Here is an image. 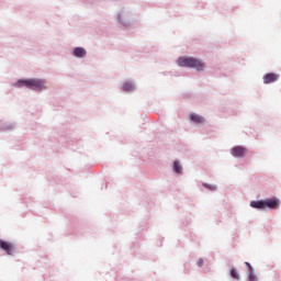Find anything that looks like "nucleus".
Returning a JSON list of instances; mask_svg holds the SVG:
<instances>
[{"instance_id":"9d476101","label":"nucleus","mask_w":281,"mask_h":281,"mask_svg":"<svg viewBox=\"0 0 281 281\" xmlns=\"http://www.w3.org/2000/svg\"><path fill=\"white\" fill-rule=\"evenodd\" d=\"M245 266L248 268V281H258V277L255 273V270L248 261L245 262Z\"/></svg>"},{"instance_id":"f257e3e1","label":"nucleus","mask_w":281,"mask_h":281,"mask_svg":"<svg viewBox=\"0 0 281 281\" xmlns=\"http://www.w3.org/2000/svg\"><path fill=\"white\" fill-rule=\"evenodd\" d=\"M11 86L19 89L26 87L33 91H44L47 89L46 80L44 78H19L15 82H11Z\"/></svg>"},{"instance_id":"6e6552de","label":"nucleus","mask_w":281,"mask_h":281,"mask_svg":"<svg viewBox=\"0 0 281 281\" xmlns=\"http://www.w3.org/2000/svg\"><path fill=\"white\" fill-rule=\"evenodd\" d=\"M88 52L85 47H75L72 50V56H76V58H86Z\"/></svg>"},{"instance_id":"ddd939ff","label":"nucleus","mask_w":281,"mask_h":281,"mask_svg":"<svg viewBox=\"0 0 281 281\" xmlns=\"http://www.w3.org/2000/svg\"><path fill=\"white\" fill-rule=\"evenodd\" d=\"M172 170L176 172V175H183V167L180 159H175Z\"/></svg>"},{"instance_id":"20e7f679","label":"nucleus","mask_w":281,"mask_h":281,"mask_svg":"<svg viewBox=\"0 0 281 281\" xmlns=\"http://www.w3.org/2000/svg\"><path fill=\"white\" fill-rule=\"evenodd\" d=\"M280 200L278 198H269V200H252L250 202L251 207H256L257 211H262L263 207H270V210H276L279 207Z\"/></svg>"},{"instance_id":"423d86ee","label":"nucleus","mask_w":281,"mask_h":281,"mask_svg":"<svg viewBox=\"0 0 281 281\" xmlns=\"http://www.w3.org/2000/svg\"><path fill=\"white\" fill-rule=\"evenodd\" d=\"M279 78L280 76L278 74L268 72L263 75V82L265 85H269L271 82H276Z\"/></svg>"},{"instance_id":"dca6fc26","label":"nucleus","mask_w":281,"mask_h":281,"mask_svg":"<svg viewBox=\"0 0 281 281\" xmlns=\"http://www.w3.org/2000/svg\"><path fill=\"white\" fill-rule=\"evenodd\" d=\"M196 265L199 268H202L204 266V259H199Z\"/></svg>"},{"instance_id":"4468645a","label":"nucleus","mask_w":281,"mask_h":281,"mask_svg":"<svg viewBox=\"0 0 281 281\" xmlns=\"http://www.w3.org/2000/svg\"><path fill=\"white\" fill-rule=\"evenodd\" d=\"M231 277L233 279H237V281H240V274L238 272V270H236V268H232L231 270Z\"/></svg>"},{"instance_id":"0eeeda50","label":"nucleus","mask_w":281,"mask_h":281,"mask_svg":"<svg viewBox=\"0 0 281 281\" xmlns=\"http://www.w3.org/2000/svg\"><path fill=\"white\" fill-rule=\"evenodd\" d=\"M0 248L7 252V255H13V244L10 241L0 240Z\"/></svg>"},{"instance_id":"9b49d317","label":"nucleus","mask_w":281,"mask_h":281,"mask_svg":"<svg viewBox=\"0 0 281 281\" xmlns=\"http://www.w3.org/2000/svg\"><path fill=\"white\" fill-rule=\"evenodd\" d=\"M0 128H2V131H13V128H16V124H15V122H3L1 120Z\"/></svg>"},{"instance_id":"39448f33","label":"nucleus","mask_w":281,"mask_h":281,"mask_svg":"<svg viewBox=\"0 0 281 281\" xmlns=\"http://www.w3.org/2000/svg\"><path fill=\"white\" fill-rule=\"evenodd\" d=\"M245 146H233V148H231V154L233 157H245Z\"/></svg>"},{"instance_id":"1a4fd4ad","label":"nucleus","mask_w":281,"mask_h":281,"mask_svg":"<svg viewBox=\"0 0 281 281\" xmlns=\"http://www.w3.org/2000/svg\"><path fill=\"white\" fill-rule=\"evenodd\" d=\"M122 89L123 91L133 92L136 90V85L134 80H126L125 82H123Z\"/></svg>"},{"instance_id":"7ed1b4c3","label":"nucleus","mask_w":281,"mask_h":281,"mask_svg":"<svg viewBox=\"0 0 281 281\" xmlns=\"http://www.w3.org/2000/svg\"><path fill=\"white\" fill-rule=\"evenodd\" d=\"M117 21L122 27H132L135 24L134 14L128 8H122L120 10Z\"/></svg>"},{"instance_id":"2eb2a0df","label":"nucleus","mask_w":281,"mask_h":281,"mask_svg":"<svg viewBox=\"0 0 281 281\" xmlns=\"http://www.w3.org/2000/svg\"><path fill=\"white\" fill-rule=\"evenodd\" d=\"M204 188H209V190H217V187L215 184H203Z\"/></svg>"},{"instance_id":"f8f14e48","label":"nucleus","mask_w":281,"mask_h":281,"mask_svg":"<svg viewBox=\"0 0 281 281\" xmlns=\"http://www.w3.org/2000/svg\"><path fill=\"white\" fill-rule=\"evenodd\" d=\"M190 120L192 122H195L196 124H202V123L206 122L204 115H200V113H191Z\"/></svg>"},{"instance_id":"f03ea898","label":"nucleus","mask_w":281,"mask_h":281,"mask_svg":"<svg viewBox=\"0 0 281 281\" xmlns=\"http://www.w3.org/2000/svg\"><path fill=\"white\" fill-rule=\"evenodd\" d=\"M177 65L179 67L196 69L199 72L205 71L207 67L206 63L201 58H196V56H179V58H177Z\"/></svg>"}]
</instances>
